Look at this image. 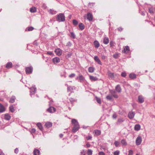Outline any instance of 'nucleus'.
<instances>
[{
    "label": "nucleus",
    "instance_id": "obj_1",
    "mask_svg": "<svg viewBox=\"0 0 155 155\" xmlns=\"http://www.w3.org/2000/svg\"><path fill=\"white\" fill-rule=\"evenodd\" d=\"M65 20V17L64 15L62 13L59 14L58 15L57 21L60 22L64 21Z\"/></svg>",
    "mask_w": 155,
    "mask_h": 155
},
{
    "label": "nucleus",
    "instance_id": "obj_2",
    "mask_svg": "<svg viewBox=\"0 0 155 155\" xmlns=\"http://www.w3.org/2000/svg\"><path fill=\"white\" fill-rule=\"evenodd\" d=\"M31 90L30 91V94L31 97H32L34 96L36 92V88L35 86H34L33 87L30 88Z\"/></svg>",
    "mask_w": 155,
    "mask_h": 155
},
{
    "label": "nucleus",
    "instance_id": "obj_3",
    "mask_svg": "<svg viewBox=\"0 0 155 155\" xmlns=\"http://www.w3.org/2000/svg\"><path fill=\"white\" fill-rule=\"evenodd\" d=\"M142 141V139L141 137L138 136L136 140V144L137 145H139L141 143Z\"/></svg>",
    "mask_w": 155,
    "mask_h": 155
},
{
    "label": "nucleus",
    "instance_id": "obj_4",
    "mask_svg": "<svg viewBox=\"0 0 155 155\" xmlns=\"http://www.w3.org/2000/svg\"><path fill=\"white\" fill-rule=\"evenodd\" d=\"M33 71V68L32 67H27L25 68V71L27 74L31 73Z\"/></svg>",
    "mask_w": 155,
    "mask_h": 155
},
{
    "label": "nucleus",
    "instance_id": "obj_5",
    "mask_svg": "<svg viewBox=\"0 0 155 155\" xmlns=\"http://www.w3.org/2000/svg\"><path fill=\"white\" fill-rule=\"evenodd\" d=\"M76 80H79V81L81 83H82L85 80L84 77L81 74H79L78 77L76 78Z\"/></svg>",
    "mask_w": 155,
    "mask_h": 155
},
{
    "label": "nucleus",
    "instance_id": "obj_6",
    "mask_svg": "<svg viewBox=\"0 0 155 155\" xmlns=\"http://www.w3.org/2000/svg\"><path fill=\"white\" fill-rule=\"evenodd\" d=\"M47 111L48 112L52 113H54L56 111V109L53 107H50L47 110Z\"/></svg>",
    "mask_w": 155,
    "mask_h": 155
},
{
    "label": "nucleus",
    "instance_id": "obj_7",
    "mask_svg": "<svg viewBox=\"0 0 155 155\" xmlns=\"http://www.w3.org/2000/svg\"><path fill=\"white\" fill-rule=\"evenodd\" d=\"M54 51L56 54L59 56L61 55L62 53L61 50L59 48L56 49Z\"/></svg>",
    "mask_w": 155,
    "mask_h": 155
},
{
    "label": "nucleus",
    "instance_id": "obj_8",
    "mask_svg": "<svg viewBox=\"0 0 155 155\" xmlns=\"http://www.w3.org/2000/svg\"><path fill=\"white\" fill-rule=\"evenodd\" d=\"M135 115V113L133 111H130L129 112L128 114V117L130 119H132L134 117Z\"/></svg>",
    "mask_w": 155,
    "mask_h": 155
},
{
    "label": "nucleus",
    "instance_id": "obj_9",
    "mask_svg": "<svg viewBox=\"0 0 155 155\" xmlns=\"http://www.w3.org/2000/svg\"><path fill=\"white\" fill-rule=\"evenodd\" d=\"M94 59L98 64L101 65H102V63L97 56H95L94 57Z\"/></svg>",
    "mask_w": 155,
    "mask_h": 155
},
{
    "label": "nucleus",
    "instance_id": "obj_10",
    "mask_svg": "<svg viewBox=\"0 0 155 155\" xmlns=\"http://www.w3.org/2000/svg\"><path fill=\"white\" fill-rule=\"evenodd\" d=\"M79 125H78V126H74L73 129H72V132L74 133H75L79 129Z\"/></svg>",
    "mask_w": 155,
    "mask_h": 155
},
{
    "label": "nucleus",
    "instance_id": "obj_11",
    "mask_svg": "<svg viewBox=\"0 0 155 155\" xmlns=\"http://www.w3.org/2000/svg\"><path fill=\"white\" fill-rule=\"evenodd\" d=\"M108 75L109 77V79H113L114 78V74L112 73L110 71H108Z\"/></svg>",
    "mask_w": 155,
    "mask_h": 155
},
{
    "label": "nucleus",
    "instance_id": "obj_12",
    "mask_svg": "<svg viewBox=\"0 0 155 155\" xmlns=\"http://www.w3.org/2000/svg\"><path fill=\"white\" fill-rule=\"evenodd\" d=\"M53 62L55 64L58 63L60 61V59L58 57H55L52 59Z\"/></svg>",
    "mask_w": 155,
    "mask_h": 155
},
{
    "label": "nucleus",
    "instance_id": "obj_13",
    "mask_svg": "<svg viewBox=\"0 0 155 155\" xmlns=\"http://www.w3.org/2000/svg\"><path fill=\"white\" fill-rule=\"evenodd\" d=\"M87 19L89 21H91L93 19V16L92 14L88 13L87 14Z\"/></svg>",
    "mask_w": 155,
    "mask_h": 155
},
{
    "label": "nucleus",
    "instance_id": "obj_14",
    "mask_svg": "<svg viewBox=\"0 0 155 155\" xmlns=\"http://www.w3.org/2000/svg\"><path fill=\"white\" fill-rule=\"evenodd\" d=\"M138 100L140 103H142L144 101V99L142 96H139L138 97Z\"/></svg>",
    "mask_w": 155,
    "mask_h": 155
},
{
    "label": "nucleus",
    "instance_id": "obj_15",
    "mask_svg": "<svg viewBox=\"0 0 155 155\" xmlns=\"http://www.w3.org/2000/svg\"><path fill=\"white\" fill-rule=\"evenodd\" d=\"M116 91L118 93H120L121 91V89L120 85H117L115 87Z\"/></svg>",
    "mask_w": 155,
    "mask_h": 155
},
{
    "label": "nucleus",
    "instance_id": "obj_16",
    "mask_svg": "<svg viewBox=\"0 0 155 155\" xmlns=\"http://www.w3.org/2000/svg\"><path fill=\"white\" fill-rule=\"evenodd\" d=\"M103 42L105 44H107L109 42V39L107 37H105L103 39Z\"/></svg>",
    "mask_w": 155,
    "mask_h": 155
},
{
    "label": "nucleus",
    "instance_id": "obj_17",
    "mask_svg": "<svg viewBox=\"0 0 155 155\" xmlns=\"http://www.w3.org/2000/svg\"><path fill=\"white\" fill-rule=\"evenodd\" d=\"M72 123L74 125V126H78L79 125L78 121L75 119H73L72 120Z\"/></svg>",
    "mask_w": 155,
    "mask_h": 155
},
{
    "label": "nucleus",
    "instance_id": "obj_18",
    "mask_svg": "<svg viewBox=\"0 0 155 155\" xmlns=\"http://www.w3.org/2000/svg\"><path fill=\"white\" fill-rule=\"evenodd\" d=\"M89 78L91 81H96L98 80V78H97L96 77L91 75L89 76Z\"/></svg>",
    "mask_w": 155,
    "mask_h": 155
},
{
    "label": "nucleus",
    "instance_id": "obj_19",
    "mask_svg": "<svg viewBox=\"0 0 155 155\" xmlns=\"http://www.w3.org/2000/svg\"><path fill=\"white\" fill-rule=\"evenodd\" d=\"M12 64L11 62H8L6 65V67L8 68L9 69L12 68Z\"/></svg>",
    "mask_w": 155,
    "mask_h": 155
},
{
    "label": "nucleus",
    "instance_id": "obj_20",
    "mask_svg": "<svg viewBox=\"0 0 155 155\" xmlns=\"http://www.w3.org/2000/svg\"><path fill=\"white\" fill-rule=\"evenodd\" d=\"M33 154L34 155H39L40 154V151L39 150L35 149L34 150Z\"/></svg>",
    "mask_w": 155,
    "mask_h": 155
},
{
    "label": "nucleus",
    "instance_id": "obj_21",
    "mask_svg": "<svg viewBox=\"0 0 155 155\" xmlns=\"http://www.w3.org/2000/svg\"><path fill=\"white\" fill-rule=\"evenodd\" d=\"M124 121V120L122 118H120L118 119L117 124H119L122 123Z\"/></svg>",
    "mask_w": 155,
    "mask_h": 155
},
{
    "label": "nucleus",
    "instance_id": "obj_22",
    "mask_svg": "<svg viewBox=\"0 0 155 155\" xmlns=\"http://www.w3.org/2000/svg\"><path fill=\"white\" fill-rule=\"evenodd\" d=\"M140 129V126L139 124H137L134 126V130H135L138 131Z\"/></svg>",
    "mask_w": 155,
    "mask_h": 155
},
{
    "label": "nucleus",
    "instance_id": "obj_23",
    "mask_svg": "<svg viewBox=\"0 0 155 155\" xmlns=\"http://www.w3.org/2000/svg\"><path fill=\"white\" fill-rule=\"evenodd\" d=\"M129 77L132 79H134L136 78V75L134 73H131L129 75Z\"/></svg>",
    "mask_w": 155,
    "mask_h": 155
},
{
    "label": "nucleus",
    "instance_id": "obj_24",
    "mask_svg": "<svg viewBox=\"0 0 155 155\" xmlns=\"http://www.w3.org/2000/svg\"><path fill=\"white\" fill-rule=\"evenodd\" d=\"M94 44L95 48H98L100 46V44L99 42L97 41H95L94 42Z\"/></svg>",
    "mask_w": 155,
    "mask_h": 155
},
{
    "label": "nucleus",
    "instance_id": "obj_25",
    "mask_svg": "<svg viewBox=\"0 0 155 155\" xmlns=\"http://www.w3.org/2000/svg\"><path fill=\"white\" fill-rule=\"evenodd\" d=\"M124 50L125 53H128L130 51V48L128 46H125V48H124Z\"/></svg>",
    "mask_w": 155,
    "mask_h": 155
},
{
    "label": "nucleus",
    "instance_id": "obj_26",
    "mask_svg": "<svg viewBox=\"0 0 155 155\" xmlns=\"http://www.w3.org/2000/svg\"><path fill=\"white\" fill-rule=\"evenodd\" d=\"M16 98L14 96H12L10 98L9 102L10 103H14L15 100Z\"/></svg>",
    "mask_w": 155,
    "mask_h": 155
},
{
    "label": "nucleus",
    "instance_id": "obj_27",
    "mask_svg": "<svg viewBox=\"0 0 155 155\" xmlns=\"http://www.w3.org/2000/svg\"><path fill=\"white\" fill-rule=\"evenodd\" d=\"M5 110V108L4 106L0 104V112L2 113Z\"/></svg>",
    "mask_w": 155,
    "mask_h": 155
},
{
    "label": "nucleus",
    "instance_id": "obj_28",
    "mask_svg": "<svg viewBox=\"0 0 155 155\" xmlns=\"http://www.w3.org/2000/svg\"><path fill=\"white\" fill-rule=\"evenodd\" d=\"M45 126L49 128L52 126V124L50 122H47L46 123Z\"/></svg>",
    "mask_w": 155,
    "mask_h": 155
},
{
    "label": "nucleus",
    "instance_id": "obj_29",
    "mask_svg": "<svg viewBox=\"0 0 155 155\" xmlns=\"http://www.w3.org/2000/svg\"><path fill=\"white\" fill-rule=\"evenodd\" d=\"M37 125L40 130H42L43 128L42 126L41 125V123H38L37 124Z\"/></svg>",
    "mask_w": 155,
    "mask_h": 155
},
{
    "label": "nucleus",
    "instance_id": "obj_30",
    "mask_svg": "<svg viewBox=\"0 0 155 155\" xmlns=\"http://www.w3.org/2000/svg\"><path fill=\"white\" fill-rule=\"evenodd\" d=\"M79 27L81 30H83L84 28V26L82 23H79Z\"/></svg>",
    "mask_w": 155,
    "mask_h": 155
},
{
    "label": "nucleus",
    "instance_id": "obj_31",
    "mask_svg": "<svg viewBox=\"0 0 155 155\" xmlns=\"http://www.w3.org/2000/svg\"><path fill=\"white\" fill-rule=\"evenodd\" d=\"M5 119L6 120H9L11 118V116L10 115L8 114H6L5 115Z\"/></svg>",
    "mask_w": 155,
    "mask_h": 155
},
{
    "label": "nucleus",
    "instance_id": "obj_32",
    "mask_svg": "<svg viewBox=\"0 0 155 155\" xmlns=\"http://www.w3.org/2000/svg\"><path fill=\"white\" fill-rule=\"evenodd\" d=\"M121 143L123 145L126 146L127 144L126 140L124 139L122 140Z\"/></svg>",
    "mask_w": 155,
    "mask_h": 155
},
{
    "label": "nucleus",
    "instance_id": "obj_33",
    "mask_svg": "<svg viewBox=\"0 0 155 155\" xmlns=\"http://www.w3.org/2000/svg\"><path fill=\"white\" fill-rule=\"evenodd\" d=\"M95 133L96 135H99L101 134V131L100 130H95Z\"/></svg>",
    "mask_w": 155,
    "mask_h": 155
},
{
    "label": "nucleus",
    "instance_id": "obj_34",
    "mask_svg": "<svg viewBox=\"0 0 155 155\" xmlns=\"http://www.w3.org/2000/svg\"><path fill=\"white\" fill-rule=\"evenodd\" d=\"M36 11V8L35 7H33L30 8V11L31 12H35Z\"/></svg>",
    "mask_w": 155,
    "mask_h": 155
},
{
    "label": "nucleus",
    "instance_id": "obj_35",
    "mask_svg": "<svg viewBox=\"0 0 155 155\" xmlns=\"http://www.w3.org/2000/svg\"><path fill=\"white\" fill-rule=\"evenodd\" d=\"M94 68L92 67H90L88 68V71L91 73H92L94 72Z\"/></svg>",
    "mask_w": 155,
    "mask_h": 155
},
{
    "label": "nucleus",
    "instance_id": "obj_36",
    "mask_svg": "<svg viewBox=\"0 0 155 155\" xmlns=\"http://www.w3.org/2000/svg\"><path fill=\"white\" fill-rule=\"evenodd\" d=\"M49 12L52 15L55 14L56 13V11L51 9L49 11Z\"/></svg>",
    "mask_w": 155,
    "mask_h": 155
},
{
    "label": "nucleus",
    "instance_id": "obj_37",
    "mask_svg": "<svg viewBox=\"0 0 155 155\" xmlns=\"http://www.w3.org/2000/svg\"><path fill=\"white\" fill-rule=\"evenodd\" d=\"M106 99L108 100H111L112 99V95H109L106 97Z\"/></svg>",
    "mask_w": 155,
    "mask_h": 155
},
{
    "label": "nucleus",
    "instance_id": "obj_38",
    "mask_svg": "<svg viewBox=\"0 0 155 155\" xmlns=\"http://www.w3.org/2000/svg\"><path fill=\"white\" fill-rule=\"evenodd\" d=\"M92 150L90 149H88L87 151V155H92Z\"/></svg>",
    "mask_w": 155,
    "mask_h": 155
},
{
    "label": "nucleus",
    "instance_id": "obj_39",
    "mask_svg": "<svg viewBox=\"0 0 155 155\" xmlns=\"http://www.w3.org/2000/svg\"><path fill=\"white\" fill-rule=\"evenodd\" d=\"M73 90V88L71 86L68 87V91L71 92Z\"/></svg>",
    "mask_w": 155,
    "mask_h": 155
},
{
    "label": "nucleus",
    "instance_id": "obj_40",
    "mask_svg": "<svg viewBox=\"0 0 155 155\" xmlns=\"http://www.w3.org/2000/svg\"><path fill=\"white\" fill-rule=\"evenodd\" d=\"M9 109L10 111L12 112H14L15 111V109L12 106H10L9 107Z\"/></svg>",
    "mask_w": 155,
    "mask_h": 155
},
{
    "label": "nucleus",
    "instance_id": "obj_41",
    "mask_svg": "<svg viewBox=\"0 0 155 155\" xmlns=\"http://www.w3.org/2000/svg\"><path fill=\"white\" fill-rule=\"evenodd\" d=\"M71 37L72 38H75V35L74 33L73 32H71Z\"/></svg>",
    "mask_w": 155,
    "mask_h": 155
},
{
    "label": "nucleus",
    "instance_id": "obj_42",
    "mask_svg": "<svg viewBox=\"0 0 155 155\" xmlns=\"http://www.w3.org/2000/svg\"><path fill=\"white\" fill-rule=\"evenodd\" d=\"M119 142L117 141H115L114 143V144L116 147H118L119 145Z\"/></svg>",
    "mask_w": 155,
    "mask_h": 155
},
{
    "label": "nucleus",
    "instance_id": "obj_43",
    "mask_svg": "<svg viewBox=\"0 0 155 155\" xmlns=\"http://www.w3.org/2000/svg\"><path fill=\"white\" fill-rule=\"evenodd\" d=\"M73 23L74 25H76L78 24V22L76 20H73Z\"/></svg>",
    "mask_w": 155,
    "mask_h": 155
},
{
    "label": "nucleus",
    "instance_id": "obj_44",
    "mask_svg": "<svg viewBox=\"0 0 155 155\" xmlns=\"http://www.w3.org/2000/svg\"><path fill=\"white\" fill-rule=\"evenodd\" d=\"M149 12L150 13H153V10L152 8H149Z\"/></svg>",
    "mask_w": 155,
    "mask_h": 155
},
{
    "label": "nucleus",
    "instance_id": "obj_45",
    "mask_svg": "<svg viewBox=\"0 0 155 155\" xmlns=\"http://www.w3.org/2000/svg\"><path fill=\"white\" fill-rule=\"evenodd\" d=\"M96 100L98 103L100 104H101V101L100 98L96 97Z\"/></svg>",
    "mask_w": 155,
    "mask_h": 155
},
{
    "label": "nucleus",
    "instance_id": "obj_46",
    "mask_svg": "<svg viewBox=\"0 0 155 155\" xmlns=\"http://www.w3.org/2000/svg\"><path fill=\"white\" fill-rule=\"evenodd\" d=\"M29 131L31 133H34L35 132L36 130L34 128H32L31 129L29 130Z\"/></svg>",
    "mask_w": 155,
    "mask_h": 155
},
{
    "label": "nucleus",
    "instance_id": "obj_47",
    "mask_svg": "<svg viewBox=\"0 0 155 155\" xmlns=\"http://www.w3.org/2000/svg\"><path fill=\"white\" fill-rule=\"evenodd\" d=\"M126 75L127 74L125 72H122L121 74V76L123 77H125L126 76Z\"/></svg>",
    "mask_w": 155,
    "mask_h": 155
},
{
    "label": "nucleus",
    "instance_id": "obj_48",
    "mask_svg": "<svg viewBox=\"0 0 155 155\" xmlns=\"http://www.w3.org/2000/svg\"><path fill=\"white\" fill-rule=\"evenodd\" d=\"M120 153V152L118 151H115L114 153V155H119Z\"/></svg>",
    "mask_w": 155,
    "mask_h": 155
},
{
    "label": "nucleus",
    "instance_id": "obj_49",
    "mask_svg": "<svg viewBox=\"0 0 155 155\" xmlns=\"http://www.w3.org/2000/svg\"><path fill=\"white\" fill-rule=\"evenodd\" d=\"M71 45H72V44H71V43L70 41H69L67 43V45H66V46H68L69 47L71 46Z\"/></svg>",
    "mask_w": 155,
    "mask_h": 155
},
{
    "label": "nucleus",
    "instance_id": "obj_50",
    "mask_svg": "<svg viewBox=\"0 0 155 155\" xmlns=\"http://www.w3.org/2000/svg\"><path fill=\"white\" fill-rule=\"evenodd\" d=\"M75 75V74L74 73H72L69 75V77L70 78H72L74 77Z\"/></svg>",
    "mask_w": 155,
    "mask_h": 155
},
{
    "label": "nucleus",
    "instance_id": "obj_51",
    "mask_svg": "<svg viewBox=\"0 0 155 155\" xmlns=\"http://www.w3.org/2000/svg\"><path fill=\"white\" fill-rule=\"evenodd\" d=\"M33 29L34 28L31 27L28 28V31H32Z\"/></svg>",
    "mask_w": 155,
    "mask_h": 155
},
{
    "label": "nucleus",
    "instance_id": "obj_52",
    "mask_svg": "<svg viewBox=\"0 0 155 155\" xmlns=\"http://www.w3.org/2000/svg\"><path fill=\"white\" fill-rule=\"evenodd\" d=\"M18 151H19V150H18V148H16L14 152L15 153L17 154L18 153Z\"/></svg>",
    "mask_w": 155,
    "mask_h": 155
},
{
    "label": "nucleus",
    "instance_id": "obj_53",
    "mask_svg": "<svg viewBox=\"0 0 155 155\" xmlns=\"http://www.w3.org/2000/svg\"><path fill=\"white\" fill-rule=\"evenodd\" d=\"M85 155V152L84 151V150H83L81 152V155Z\"/></svg>",
    "mask_w": 155,
    "mask_h": 155
},
{
    "label": "nucleus",
    "instance_id": "obj_54",
    "mask_svg": "<svg viewBox=\"0 0 155 155\" xmlns=\"http://www.w3.org/2000/svg\"><path fill=\"white\" fill-rule=\"evenodd\" d=\"M133 154V152L132 150H130L129 151L128 155H132Z\"/></svg>",
    "mask_w": 155,
    "mask_h": 155
},
{
    "label": "nucleus",
    "instance_id": "obj_55",
    "mask_svg": "<svg viewBox=\"0 0 155 155\" xmlns=\"http://www.w3.org/2000/svg\"><path fill=\"white\" fill-rule=\"evenodd\" d=\"M94 4V3H89L88 4V5L91 7V6H93V5Z\"/></svg>",
    "mask_w": 155,
    "mask_h": 155
},
{
    "label": "nucleus",
    "instance_id": "obj_56",
    "mask_svg": "<svg viewBox=\"0 0 155 155\" xmlns=\"http://www.w3.org/2000/svg\"><path fill=\"white\" fill-rule=\"evenodd\" d=\"M92 137L91 136H88L87 137H86L87 139V140H89L91 139L92 138Z\"/></svg>",
    "mask_w": 155,
    "mask_h": 155
},
{
    "label": "nucleus",
    "instance_id": "obj_57",
    "mask_svg": "<svg viewBox=\"0 0 155 155\" xmlns=\"http://www.w3.org/2000/svg\"><path fill=\"white\" fill-rule=\"evenodd\" d=\"M110 46L111 47H112L114 45V43L112 41H110Z\"/></svg>",
    "mask_w": 155,
    "mask_h": 155
},
{
    "label": "nucleus",
    "instance_id": "obj_58",
    "mask_svg": "<svg viewBox=\"0 0 155 155\" xmlns=\"http://www.w3.org/2000/svg\"><path fill=\"white\" fill-rule=\"evenodd\" d=\"M99 155H104V153L103 152H100L99 153Z\"/></svg>",
    "mask_w": 155,
    "mask_h": 155
},
{
    "label": "nucleus",
    "instance_id": "obj_59",
    "mask_svg": "<svg viewBox=\"0 0 155 155\" xmlns=\"http://www.w3.org/2000/svg\"><path fill=\"white\" fill-rule=\"evenodd\" d=\"M112 96H113V97H115V98H117L118 97V95L116 94H113V95H112Z\"/></svg>",
    "mask_w": 155,
    "mask_h": 155
},
{
    "label": "nucleus",
    "instance_id": "obj_60",
    "mask_svg": "<svg viewBox=\"0 0 155 155\" xmlns=\"http://www.w3.org/2000/svg\"><path fill=\"white\" fill-rule=\"evenodd\" d=\"M110 93L112 95L113 94H115V92L114 91H112L110 92Z\"/></svg>",
    "mask_w": 155,
    "mask_h": 155
},
{
    "label": "nucleus",
    "instance_id": "obj_61",
    "mask_svg": "<svg viewBox=\"0 0 155 155\" xmlns=\"http://www.w3.org/2000/svg\"><path fill=\"white\" fill-rule=\"evenodd\" d=\"M118 31H121L123 30V28L121 27L118 28L117 29Z\"/></svg>",
    "mask_w": 155,
    "mask_h": 155
},
{
    "label": "nucleus",
    "instance_id": "obj_62",
    "mask_svg": "<svg viewBox=\"0 0 155 155\" xmlns=\"http://www.w3.org/2000/svg\"><path fill=\"white\" fill-rule=\"evenodd\" d=\"M106 58V56L104 55H102L101 56V58L103 59H104Z\"/></svg>",
    "mask_w": 155,
    "mask_h": 155
},
{
    "label": "nucleus",
    "instance_id": "obj_63",
    "mask_svg": "<svg viewBox=\"0 0 155 155\" xmlns=\"http://www.w3.org/2000/svg\"><path fill=\"white\" fill-rule=\"evenodd\" d=\"M47 54L50 55H51L53 54L52 52L51 51H48L47 52Z\"/></svg>",
    "mask_w": 155,
    "mask_h": 155
},
{
    "label": "nucleus",
    "instance_id": "obj_64",
    "mask_svg": "<svg viewBox=\"0 0 155 155\" xmlns=\"http://www.w3.org/2000/svg\"><path fill=\"white\" fill-rule=\"evenodd\" d=\"M86 146L87 147H90L91 145L89 143H87L86 144Z\"/></svg>",
    "mask_w": 155,
    "mask_h": 155
}]
</instances>
